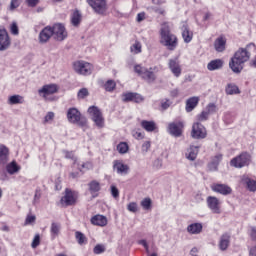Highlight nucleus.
I'll use <instances>...</instances> for the list:
<instances>
[{
  "mask_svg": "<svg viewBox=\"0 0 256 256\" xmlns=\"http://www.w3.org/2000/svg\"><path fill=\"white\" fill-rule=\"evenodd\" d=\"M207 207L212 211V213H215L216 215H219L221 213V201L218 200L215 196H208L206 199Z\"/></svg>",
  "mask_w": 256,
  "mask_h": 256,
  "instance_id": "nucleus-12",
  "label": "nucleus"
},
{
  "mask_svg": "<svg viewBox=\"0 0 256 256\" xmlns=\"http://www.w3.org/2000/svg\"><path fill=\"white\" fill-rule=\"evenodd\" d=\"M226 95H239L241 91L239 90V87L233 83L227 84L225 88Z\"/></svg>",
  "mask_w": 256,
  "mask_h": 256,
  "instance_id": "nucleus-35",
  "label": "nucleus"
},
{
  "mask_svg": "<svg viewBox=\"0 0 256 256\" xmlns=\"http://www.w3.org/2000/svg\"><path fill=\"white\" fill-rule=\"evenodd\" d=\"M168 68L170 69L174 77H181V73L183 70L181 69V64L179 63V59L177 58L170 59L168 62Z\"/></svg>",
  "mask_w": 256,
  "mask_h": 256,
  "instance_id": "nucleus-16",
  "label": "nucleus"
},
{
  "mask_svg": "<svg viewBox=\"0 0 256 256\" xmlns=\"http://www.w3.org/2000/svg\"><path fill=\"white\" fill-rule=\"evenodd\" d=\"M209 119V114L206 110L202 111L198 115V121H207Z\"/></svg>",
  "mask_w": 256,
  "mask_h": 256,
  "instance_id": "nucleus-57",
  "label": "nucleus"
},
{
  "mask_svg": "<svg viewBox=\"0 0 256 256\" xmlns=\"http://www.w3.org/2000/svg\"><path fill=\"white\" fill-rule=\"evenodd\" d=\"M151 198H144L141 202H140V205L141 207H143V209L145 211H149V209H151Z\"/></svg>",
  "mask_w": 256,
  "mask_h": 256,
  "instance_id": "nucleus-47",
  "label": "nucleus"
},
{
  "mask_svg": "<svg viewBox=\"0 0 256 256\" xmlns=\"http://www.w3.org/2000/svg\"><path fill=\"white\" fill-rule=\"evenodd\" d=\"M187 233L190 235H199L203 232V224L201 223H192L186 228Z\"/></svg>",
  "mask_w": 256,
  "mask_h": 256,
  "instance_id": "nucleus-22",
  "label": "nucleus"
},
{
  "mask_svg": "<svg viewBox=\"0 0 256 256\" xmlns=\"http://www.w3.org/2000/svg\"><path fill=\"white\" fill-rule=\"evenodd\" d=\"M93 251L95 255H101V253H105V246L103 244H97Z\"/></svg>",
  "mask_w": 256,
  "mask_h": 256,
  "instance_id": "nucleus-52",
  "label": "nucleus"
},
{
  "mask_svg": "<svg viewBox=\"0 0 256 256\" xmlns=\"http://www.w3.org/2000/svg\"><path fill=\"white\" fill-rule=\"evenodd\" d=\"M39 243H41V238H40L39 234H37V235H35V237L32 241V244H31L32 249H36V247H39Z\"/></svg>",
  "mask_w": 256,
  "mask_h": 256,
  "instance_id": "nucleus-56",
  "label": "nucleus"
},
{
  "mask_svg": "<svg viewBox=\"0 0 256 256\" xmlns=\"http://www.w3.org/2000/svg\"><path fill=\"white\" fill-rule=\"evenodd\" d=\"M73 69L78 75H91L93 65L85 61H76L73 63Z\"/></svg>",
  "mask_w": 256,
  "mask_h": 256,
  "instance_id": "nucleus-10",
  "label": "nucleus"
},
{
  "mask_svg": "<svg viewBox=\"0 0 256 256\" xmlns=\"http://www.w3.org/2000/svg\"><path fill=\"white\" fill-rule=\"evenodd\" d=\"M242 183H245V185L247 186V189L249 191H251L252 193H255V191H256V181L255 180H252L251 178H249L247 176H243Z\"/></svg>",
  "mask_w": 256,
  "mask_h": 256,
  "instance_id": "nucleus-33",
  "label": "nucleus"
},
{
  "mask_svg": "<svg viewBox=\"0 0 256 256\" xmlns=\"http://www.w3.org/2000/svg\"><path fill=\"white\" fill-rule=\"evenodd\" d=\"M113 169L118 175H127L129 173V165L123 163L121 160L113 162Z\"/></svg>",
  "mask_w": 256,
  "mask_h": 256,
  "instance_id": "nucleus-18",
  "label": "nucleus"
},
{
  "mask_svg": "<svg viewBox=\"0 0 256 256\" xmlns=\"http://www.w3.org/2000/svg\"><path fill=\"white\" fill-rule=\"evenodd\" d=\"M251 49L255 51V45L250 43L245 48H239L230 59L229 67L233 73H241L243 65L251 59Z\"/></svg>",
  "mask_w": 256,
  "mask_h": 256,
  "instance_id": "nucleus-1",
  "label": "nucleus"
},
{
  "mask_svg": "<svg viewBox=\"0 0 256 256\" xmlns=\"http://www.w3.org/2000/svg\"><path fill=\"white\" fill-rule=\"evenodd\" d=\"M88 114L90 115L95 127L98 129H103L105 127V118H103V113L97 106H90L88 108Z\"/></svg>",
  "mask_w": 256,
  "mask_h": 256,
  "instance_id": "nucleus-6",
  "label": "nucleus"
},
{
  "mask_svg": "<svg viewBox=\"0 0 256 256\" xmlns=\"http://www.w3.org/2000/svg\"><path fill=\"white\" fill-rule=\"evenodd\" d=\"M127 209L130 211V213H137L138 206L136 202H131L127 205Z\"/></svg>",
  "mask_w": 256,
  "mask_h": 256,
  "instance_id": "nucleus-55",
  "label": "nucleus"
},
{
  "mask_svg": "<svg viewBox=\"0 0 256 256\" xmlns=\"http://www.w3.org/2000/svg\"><path fill=\"white\" fill-rule=\"evenodd\" d=\"M11 47V38L7 30L0 29V51H7Z\"/></svg>",
  "mask_w": 256,
  "mask_h": 256,
  "instance_id": "nucleus-14",
  "label": "nucleus"
},
{
  "mask_svg": "<svg viewBox=\"0 0 256 256\" xmlns=\"http://www.w3.org/2000/svg\"><path fill=\"white\" fill-rule=\"evenodd\" d=\"M230 243H231V236L229 234H223L220 237V240L218 243V247H219L220 251H227Z\"/></svg>",
  "mask_w": 256,
  "mask_h": 256,
  "instance_id": "nucleus-21",
  "label": "nucleus"
},
{
  "mask_svg": "<svg viewBox=\"0 0 256 256\" xmlns=\"http://www.w3.org/2000/svg\"><path fill=\"white\" fill-rule=\"evenodd\" d=\"M250 237L253 241H256V226L250 227Z\"/></svg>",
  "mask_w": 256,
  "mask_h": 256,
  "instance_id": "nucleus-60",
  "label": "nucleus"
},
{
  "mask_svg": "<svg viewBox=\"0 0 256 256\" xmlns=\"http://www.w3.org/2000/svg\"><path fill=\"white\" fill-rule=\"evenodd\" d=\"M111 193L115 198L119 197V189H117V187L111 186Z\"/></svg>",
  "mask_w": 256,
  "mask_h": 256,
  "instance_id": "nucleus-63",
  "label": "nucleus"
},
{
  "mask_svg": "<svg viewBox=\"0 0 256 256\" xmlns=\"http://www.w3.org/2000/svg\"><path fill=\"white\" fill-rule=\"evenodd\" d=\"M191 137L193 139H205L207 137V130H205V129H192Z\"/></svg>",
  "mask_w": 256,
  "mask_h": 256,
  "instance_id": "nucleus-34",
  "label": "nucleus"
},
{
  "mask_svg": "<svg viewBox=\"0 0 256 256\" xmlns=\"http://www.w3.org/2000/svg\"><path fill=\"white\" fill-rule=\"evenodd\" d=\"M142 129H157V124H155V121H147L143 120L141 122Z\"/></svg>",
  "mask_w": 256,
  "mask_h": 256,
  "instance_id": "nucleus-43",
  "label": "nucleus"
},
{
  "mask_svg": "<svg viewBox=\"0 0 256 256\" xmlns=\"http://www.w3.org/2000/svg\"><path fill=\"white\" fill-rule=\"evenodd\" d=\"M88 187L92 197H97L99 195L98 193L101 191V184H99V182L93 180L88 184Z\"/></svg>",
  "mask_w": 256,
  "mask_h": 256,
  "instance_id": "nucleus-29",
  "label": "nucleus"
},
{
  "mask_svg": "<svg viewBox=\"0 0 256 256\" xmlns=\"http://www.w3.org/2000/svg\"><path fill=\"white\" fill-rule=\"evenodd\" d=\"M78 99H85L89 97V90L87 88H81L77 93Z\"/></svg>",
  "mask_w": 256,
  "mask_h": 256,
  "instance_id": "nucleus-49",
  "label": "nucleus"
},
{
  "mask_svg": "<svg viewBox=\"0 0 256 256\" xmlns=\"http://www.w3.org/2000/svg\"><path fill=\"white\" fill-rule=\"evenodd\" d=\"M199 154V146L191 145L186 152V159L189 161H195L197 159V155Z\"/></svg>",
  "mask_w": 256,
  "mask_h": 256,
  "instance_id": "nucleus-28",
  "label": "nucleus"
},
{
  "mask_svg": "<svg viewBox=\"0 0 256 256\" xmlns=\"http://www.w3.org/2000/svg\"><path fill=\"white\" fill-rule=\"evenodd\" d=\"M35 216H27L25 220V225H31V223H35Z\"/></svg>",
  "mask_w": 256,
  "mask_h": 256,
  "instance_id": "nucleus-61",
  "label": "nucleus"
},
{
  "mask_svg": "<svg viewBox=\"0 0 256 256\" xmlns=\"http://www.w3.org/2000/svg\"><path fill=\"white\" fill-rule=\"evenodd\" d=\"M223 64L224 62L221 59L211 60L207 64V69L208 71H218L219 69H223Z\"/></svg>",
  "mask_w": 256,
  "mask_h": 256,
  "instance_id": "nucleus-26",
  "label": "nucleus"
},
{
  "mask_svg": "<svg viewBox=\"0 0 256 256\" xmlns=\"http://www.w3.org/2000/svg\"><path fill=\"white\" fill-rule=\"evenodd\" d=\"M251 163V154L247 152H243L239 156L233 158L230 161L231 167H236V169H241L243 167H247Z\"/></svg>",
  "mask_w": 256,
  "mask_h": 256,
  "instance_id": "nucleus-8",
  "label": "nucleus"
},
{
  "mask_svg": "<svg viewBox=\"0 0 256 256\" xmlns=\"http://www.w3.org/2000/svg\"><path fill=\"white\" fill-rule=\"evenodd\" d=\"M81 17V12L79 10H75L72 13L71 24L73 25V27H79V25L81 24Z\"/></svg>",
  "mask_w": 256,
  "mask_h": 256,
  "instance_id": "nucleus-36",
  "label": "nucleus"
},
{
  "mask_svg": "<svg viewBox=\"0 0 256 256\" xmlns=\"http://www.w3.org/2000/svg\"><path fill=\"white\" fill-rule=\"evenodd\" d=\"M55 119V113L48 112L45 116V122L48 123V121H53Z\"/></svg>",
  "mask_w": 256,
  "mask_h": 256,
  "instance_id": "nucleus-59",
  "label": "nucleus"
},
{
  "mask_svg": "<svg viewBox=\"0 0 256 256\" xmlns=\"http://www.w3.org/2000/svg\"><path fill=\"white\" fill-rule=\"evenodd\" d=\"M132 137H134V139H145V132L141 129L138 130H132Z\"/></svg>",
  "mask_w": 256,
  "mask_h": 256,
  "instance_id": "nucleus-45",
  "label": "nucleus"
},
{
  "mask_svg": "<svg viewBox=\"0 0 256 256\" xmlns=\"http://www.w3.org/2000/svg\"><path fill=\"white\" fill-rule=\"evenodd\" d=\"M152 167L153 169H155V171H159V169L163 167V160L157 158L156 160L153 161Z\"/></svg>",
  "mask_w": 256,
  "mask_h": 256,
  "instance_id": "nucleus-53",
  "label": "nucleus"
},
{
  "mask_svg": "<svg viewBox=\"0 0 256 256\" xmlns=\"http://www.w3.org/2000/svg\"><path fill=\"white\" fill-rule=\"evenodd\" d=\"M211 189L214 193H219L224 196L231 195V193H233V189H231L227 184L215 183L211 185Z\"/></svg>",
  "mask_w": 256,
  "mask_h": 256,
  "instance_id": "nucleus-15",
  "label": "nucleus"
},
{
  "mask_svg": "<svg viewBox=\"0 0 256 256\" xmlns=\"http://www.w3.org/2000/svg\"><path fill=\"white\" fill-rule=\"evenodd\" d=\"M197 105H199V97L197 96L190 97L186 101V112L191 113V111H193V109H195Z\"/></svg>",
  "mask_w": 256,
  "mask_h": 256,
  "instance_id": "nucleus-27",
  "label": "nucleus"
},
{
  "mask_svg": "<svg viewBox=\"0 0 256 256\" xmlns=\"http://www.w3.org/2000/svg\"><path fill=\"white\" fill-rule=\"evenodd\" d=\"M150 149H151V142L150 141H145L142 144V147H141L142 155H147V153H149Z\"/></svg>",
  "mask_w": 256,
  "mask_h": 256,
  "instance_id": "nucleus-48",
  "label": "nucleus"
},
{
  "mask_svg": "<svg viewBox=\"0 0 256 256\" xmlns=\"http://www.w3.org/2000/svg\"><path fill=\"white\" fill-rule=\"evenodd\" d=\"M117 151L118 153H120L121 155H125L126 153L129 152V144H127L126 142H120L117 145Z\"/></svg>",
  "mask_w": 256,
  "mask_h": 256,
  "instance_id": "nucleus-40",
  "label": "nucleus"
},
{
  "mask_svg": "<svg viewBox=\"0 0 256 256\" xmlns=\"http://www.w3.org/2000/svg\"><path fill=\"white\" fill-rule=\"evenodd\" d=\"M222 159H223L222 154H217L214 157H212L210 163L208 164L209 171H217Z\"/></svg>",
  "mask_w": 256,
  "mask_h": 256,
  "instance_id": "nucleus-23",
  "label": "nucleus"
},
{
  "mask_svg": "<svg viewBox=\"0 0 256 256\" xmlns=\"http://www.w3.org/2000/svg\"><path fill=\"white\" fill-rule=\"evenodd\" d=\"M205 111L208 112L209 115H213V113H217V105H215V103H209Z\"/></svg>",
  "mask_w": 256,
  "mask_h": 256,
  "instance_id": "nucleus-50",
  "label": "nucleus"
},
{
  "mask_svg": "<svg viewBox=\"0 0 256 256\" xmlns=\"http://www.w3.org/2000/svg\"><path fill=\"white\" fill-rule=\"evenodd\" d=\"M185 121L183 120H175L168 125V129H184Z\"/></svg>",
  "mask_w": 256,
  "mask_h": 256,
  "instance_id": "nucleus-39",
  "label": "nucleus"
},
{
  "mask_svg": "<svg viewBox=\"0 0 256 256\" xmlns=\"http://www.w3.org/2000/svg\"><path fill=\"white\" fill-rule=\"evenodd\" d=\"M91 223L98 227H105L107 225V217L97 214L91 218Z\"/></svg>",
  "mask_w": 256,
  "mask_h": 256,
  "instance_id": "nucleus-25",
  "label": "nucleus"
},
{
  "mask_svg": "<svg viewBox=\"0 0 256 256\" xmlns=\"http://www.w3.org/2000/svg\"><path fill=\"white\" fill-rule=\"evenodd\" d=\"M157 67H150L149 69L141 66V65H135L134 71L141 77L146 83H155L157 80V75H155V71Z\"/></svg>",
  "mask_w": 256,
  "mask_h": 256,
  "instance_id": "nucleus-4",
  "label": "nucleus"
},
{
  "mask_svg": "<svg viewBox=\"0 0 256 256\" xmlns=\"http://www.w3.org/2000/svg\"><path fill=\"white\" fill-rule=\"evenodd\" d=\"M10 32L12 35H19V26H17V22H13L10 25Z\"/></svg>",
  "mask_w": 256,
  "mask_h": 256,
  "instance_id": "nucleus-54",
  "label": "nucleus"
},
{
  "mask_svg": "<svg viewBox=\"0 0 256 256\" xmlns=\"http://www.w3.org/2000/svg\"><path fill=\"white\" fill-rule=\"evenodd\" d=\"M76 241L79 245H85L87 243V237L82 232L76 231L75 232Z\"/></svg>",
  "mask_w": 256,
  "mask_h": 256,
  "instance_id": "nucleus-42",
  "label": "nucleus"
},
{
  "mask_svg": "<svg viewBox=\"0 0 256 256\" xmlns=\"http://www.w3.org/2000/svg\"><path fill=\"white\" fill-rule=\"evenodd\" d=\"M88 114L90 115L95 127L98 129H103L105 127V118H103V113L97 106H90L88 108Z\"/></svg>",
  "mask_w": 256,
  "mask_h": 256,
  "instance_id": "nucleus-5",
  "label": "nucleus"
},
{
  "mask_svg": "<svg viewBox=\"0 0 256 256\" xmlns=\"http://www.w3.org/2000/svg\"><path fill=\"white\" fill-rule=\"evenodd\" d=\"M26 3H28V7H37L39 0H26Z\"/></svg>",
  "mask_w": 256,
  "mask_h": 256,
  "instance_id": "nucleus-62",
  "label": "nucleus"
},
{
  "mask_svg": "<svg viewBox=\"0 0 256 256\" xmlns=\"http://www.w3.org/2000/svg\"><path fill=\"white\" fill-rule=\"evenodd\" d=\"M17 7H19V0H11L10 11H14Z\"/></svg>",
  "mask_w": 256,
  "mask_h": 256,
  "instance_id": "nucleus-58",
  "label": "nucleus"
},
{
  "mask_svg": "<svg viewBox=\"0 0 256 256\" xmlns=\"http://www.w3.org/2000/svg\"><path fill=\"white\" fill-rule=\"evenodd\" d=\"M96 15L105 17L107 15V0H86Z\"/></svg>",
  "mask_w": 256,
  "mask_h": 256,
  "instance_id": "nucleus-7",
  "label": "nucleus"
},
{
  "mask_svg": "<svg viewBox=\"0 0 256 256\" xmlns=\"http://www.w3.org/2000/svg\"><path fill=\"white\" fill-rule=\"evenodd\" d=\"M9 162V148L5 145L0 146V167L1 165H7Z\"/></svg>",
  "mask_w": 256,
  "mask_h": 256,
  "instance_id": "nucleus-24",
  "label": "nucleus"
},
{
  "mask_svg": "<svg viewBox=\"0 0 256 256\" xmlns=\"http://www.w3.org/2000/svg\"><path fill=\"white\" fill-rule=\"evenodd\" d=\"M62 205H75L77 203V192L71 191L70 189H66L65 195L61 199Z\"/></svg>",
  "mask_w": 256,
  "mask_h": 256,
  "instance_id": "nucleus-13",
  "label": "nucleus"
},
{
  "mask_svg": "<svg viewBox=\"0 0 256 256\" xmlns=\"http://www.w3.org/2000/svg\"><path fill=\"white\" fill-rule=\"evenodd\" d=\"M142 46L141 42L135 41V43L130 47L131 53H134V55H139L141 53Z\"/></svg>",
  "mask_w": 256,
  "mask_h": 256,
  "instance_id": "nucleus-44",
  "label": "nucleus"
},
{
  "mask_svg": "<svg viewBox=\"0 0 256 256\" xmlns=\"http://www.w3.org/2000/svg\"><path fill=\"white\" fill-rule=\"evenodd\" d=\"M66 115L69 123L78 125V127H87V117L83 116L79 109L69 108Z\"/></svg>",
  "mask_w": 256,
  "mask_h": 256,
  "instance_id": "nucleus-3",
  "label": "nucleus"
},
{
  "mask_svg": "<svg viewBox=\"0 0 256 256\" xmlns=\"http://www.w3.org/2000/svg\"><path fill=\"white\" fill-rule=\"evenodd\" d=\"M6 171L9 175H15L18 171H21V166L16 161H12L6 165Z\"/></svg>",
  "mask_w": 256,
  "mask_h": 256,
  "instance_id": "nucleus-30",
  "label": "nucleus"
},
{
  "mask_svg": "<svg viewBox=\"0 0 256 256\" xmlns=\"http://www.w3.org/2000/svg\"><path fill=\"white\" fill-rule=\"evenodd\" d=\"M51 37H53V30L51 29V26H46L39 33V42L47 43V41H49V39H51Z\"/></svg>",
  "mask_w": 256,
  "mask_h": 256,
  "instance_id": "nucleus-19",
  "label": "nucleus"
},
{
  "mask_svg": "<svg viewBox=\"0 0 256 256\" xmlns=\"http://www.w3.org/2000/svg\"><path fill=\"white\" fill-rule=\"evenodd\" d=\"M59 91L57 84H46L38 90V95L43 97L45 101H54L55 99L49 98V95H55Z\"/></svg>",
  "mask_w": 256,
  "mask_h": 256,
  "instance_id": "nucleus-9",
  "label": "nucleus"
},
{
  "mask_svg": "<svg viewBox=\"0 0 256 256\" xmlns=\"http://www.w3.org/2000/svg\"><path fill=\"white\" fill-rule=\"evenodd\" d=\"M122 101L124 103H141L143 101V96L138 93L128 92L122 95Z\"/></svg>",
  "mask_w": 256,
  "mask_h": 256,
  "instance_id": "nucleus-17",
  "label": "nucleus"
},
{
  "mask_svg": "<svg viewBox=\"0 0 256 256\" xmlns=\"http://www.w3.org/2000/svg\"><path fill=\"white\" fill-rule=\"evenodd\" d=\"M168 133L172 137H181L183 135V130H181V129H168Z\"/></svg>",
  "mask_w": 256,
  "mask_h": 256,
  "instance_id": "nucleus-51",
  "label": "nucleus"
},
{
  "mask_svg": "<svg viewBox=\"0 0 256 256\" xmlns=\"http://www.w3.org/2000/svg\"><path fill=\"white\" fill-rule=\"evenodd\" d=\"M64 155H65L66 159H74V161L76 160L75 154L73 152L64 151Z\"/></svg>",
  "mask_w": 256,
  "mask_h": 256,
  "instance_id": "nucleus-64",
  "label": "nucleus"
},
{
  "mask_svg": "<svg viewBox=\"0 0 256 256\" xmlns=\"http://www.w3.org/2000/svg\"><path fill=\"white\" fill-rule=\"evenodd\" d=\"M8 105H23L25 103V98L21 95H12L8 98Z\"/></svg>",
  "mask_w": 256,
  "mask_h": 256,
  "instance_id": "nucleus-32",
  "label": "nucleus"
},
{
  "mask_svg": "<svg viewBox=\"0 0 256 256\" xmlns=\"http://www.w3.org/2000/svg\"><path fill=\"white\" fill-rule=\"evenodd\" d=\"M171 105H173V102L169 98H165V99L161 100L162 111H167V109H169V107H171Z\"/></svg>",
  "mask_w": 256,
  "mask_h": 256,
  "instance_id": "nucleus-46",
  "label": "nucleus"
},
{
  "mask_svg": "<svg viewBox=\"0 0 256 256\" xmlns=\"http://www.w3.org/2000/svg\"><path fill=\"white\" fill-rule=\"evenodd\" d=\"M60 231H61V224L57 222H53L50 228L52 239H55V237L59 235Z\"/></svg>",
  "mask_w": 256,
  "mask_h": 256,
  "instance_id": "nucleus-37",
  "label": "nucleus"
},
{
  "mask_svg": "<svg viewBox=\"0 0 256 256\" xmlns=\"http://www.w3.org/2000/svg\"><path fill=\"white\" fill-rule=\"evenodd\" d=\"M227 45V39L223 36L218 37L214 41V48L217 53H223L225 51Z\"/></svg>",
  "mask_w": 256,
  "mask_h": 256,
  "instance_id": "nucleus-20",
  "label": "nucleus"
},
{
  "mask_svg": "<svg viewBox=\"0 0 256 256\" xmlns=\"http://www.w3.org/2000/svg\"><path fill=\"white\" fill-rule=\"evenodd\" d=\"M182 37L186 43H191V41H193V32L189 30L187 25L182 26Z\"/></svg>",
  "mask_w": 256,
  "mask_h": 256,
  "instance_id": "nucleus-31",
  "label": "nucleus"
},
{
  "mask_svg": "<svg viewBox=\"0 0 256 256\" xmlns=\"http://www.w3.org/2000/svg\"><path fill=\"white\" fill-rule=\"evenodd\" d=\"M77 167L79 169V171L81 172H85L89 169H91V163L89 162H82V163H78L77 160H74V167Z\"/></svg>",
  "mask_w": 256,
  "mask_h": 256,
  "instance_id": "nucleus-38",
  "label": "nucleus"
},
{
  "mask_svg": "<svg viewBox=\"0 0 256 256\" xmlns=\"http://www.w3.org/2000/svg\"><path fill=\"white\" fill-rule=\"evenodd\" d=\"M52 36L56 41H65L67 39V31L65 26L61 23L54 24L51 26Z\"/></svg>",
  "mask_w": 256,
  "mask_h": 256,
  "instance_id": "nucleus-11",
  "label": "nucleus"
},
{
  "mask_svg": "<svg viewBox=\"0 0 256 256\" xmlns=\"http://www.w3.org/2000/svg\"><path fill=\"white\" fill-rule=\"evenodd\" d=\"M117 87V83L114 82V80H107L104 84L105 91H108V93H111L115 91V88Z\"/></svg>",
  "mask_w": 256,
  "mask_h": 256,
  "instance_id": "nucleus-41",
  "label": "nucleus"
},
{
  "mask_svg": "<svg viewBox=\"0 0 256 256\" xmlns=\"http://www.w3.org/2000/svg\"><path fill=\"white\" fill-rule=\"evenodd\" d=\"M160 43L168 49V51H175L178 45V39L173 32H171V23L164 22L160 26Z\"/></svg>",
  "mask_w": 256,
  "mask_h": 256,
  "instance_id": "nucleus-2",
  "label": "nucleus"
}]
</instances>
